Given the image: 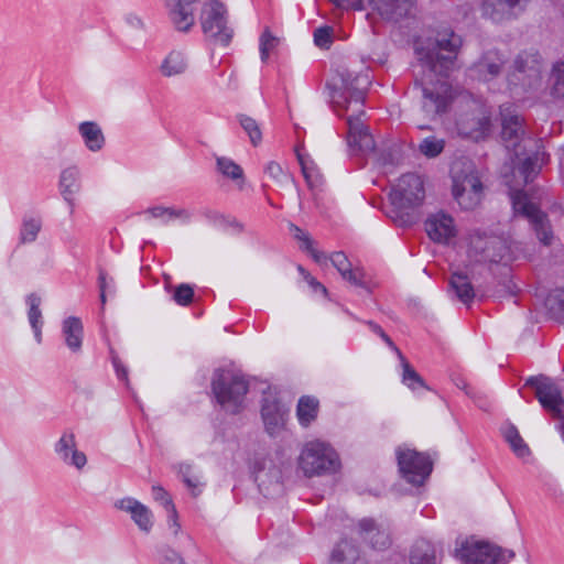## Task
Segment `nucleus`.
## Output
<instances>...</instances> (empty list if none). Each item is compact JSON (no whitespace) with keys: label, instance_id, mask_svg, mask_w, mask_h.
<instances>
[{"label":"nucleus","instance_id":"nucleus-1","mask_svg":"<svg viewBox=\"0 0 564 564\" xmlns=\"http://www.w3.org/2000/svg\"><path fill=\"white\" fill-rule=\"evenodd\" d=\"M462 39L454 31H438L434 39L417 42L415 55L417 70L413 90L421 95V108L424 116L435 119L445 113L453 100V87L447 80L457 68V54Z\"/></svg>","mask_w":564,"mask_h":564},{"label":"nucleus","instance_id":"nucleus-2","mask_svg":"<svg viewBox=\"0 0 564 564\" xmlns=\"http://www.w3.org/2000/svg\"><path fill=\"white\" fill-rule=\"evenodd\" d=\"M370 83L368 73L343 70L327 84L335 112L340 117L346 115L349 148L364 154L373 153L376 149L372 134L360 120L365 113L362 107Z\"/></svg>","mask_w":564,"mask_h":564},{"label":"nucleus","instance_id":"nucleus-3","mask_svg":"<svg viewBox=\"0 0 564 564\" xmlns=\"http://www.w3.org/2000/svg\"><path fill=\"white\" fill-rule=\"evenodd\" d=\"M389 198L394 207L397 219L402 226L414 221L415 212L425 199L424 181L415 173L403 174L392 186Z\"/></svg>","mask_w":564,"mask_h":564},{"label":"nucleus","instance_id":"nucleus-4","mask_svg":"<svg viewBox=\"0 0 564 564\" xmlns=\"http://www.w3.org/2000/svg\"><path fill=\"white\" fill-rule=\"evenodd\" d=\"M510 199L516 216L525 218L538 239L544 245H551L553 234L545 213L540 208L541 193L539 191L511 189Z\"/></svg>","mask_w":564,"mask_h":564},{"label":"nucleus","instance_id":"nucleus-5","mask_svg":"<svg viewBox=\"0 0 564 564\" xmlns=\"http://www.w3.org/2000/svg\"><path fill=\"white\" fill-rule=\"evenodd\" d=\"M212 390L219 405L236 414L245 406L248 382L242 375L230 369H217L213 375Z\"/></svg>","mask_w":564,"mask_h":564},{"label":"nucleus","instance_id":"nucleus-6","mask_svg":"<svg viewBox=\"0 0 564 564\" xmlns=\"http://www.w3.org/2000/svg\"><path fill=\"white\" fill-rule=\"evenodd\" d=\"M299 467L307 477L334 474L340 468L337 452L326 442H307L299 456Z\"/></svg>","mask_w":564,"mask_h":564},{"label":"nucleus","instance_id":"nucleus-7","mask_svg":"<svg viewBox=\"0 0 564 564\" xmlns=\"http://www.w3.org/2000/svg\"><path fill=\"white\" fill-rule=\"evenodd\" d=\"M453 196L463 209H473L481 200L482 183L469 161L456 162L452 167Z\"/></svg>","mask_w":564,"mask_h":564},{"label":"nucleus","instance_id":"nucleus-8","mask_svg":"<svg viewBox=\"0 0 564 564\" xmlns=\"http://www.w3.org/2000/svg\"><path fill=\"white\" fill-rule=\"evenodd\" d=\"M541 72L539 55L521 52L507 74V88L514 95L536 90L542 85Z\"/></svg>","mask_w":564,"mask_h":564},{"label":"nucleus","instance_id":"nucleus-9","mask_svg":"<svg viewBox=\"0 0 564 564\" xmlns=\"http://www.w3.org/2000/svg\"><path fill=\"white\" fill-rule=\"evenodd\" d=\"M199 22L206 39L215 45L227 46L234 30L228 23V12L219 0H206L200 8Z\"/></svg>","mask_w":564,"mask_h":564},{"label":"nucleus","instance_id":"nucleus-10","mask_svg":"<svg viewBox=\"0 0 564 564\" xmlns=\"http://www.w3.org/2000/svg\"><path fill=\"white\" fill-rule=\"evenodd\" d=\"M469 252L479 257L477 261L490 263H507L512 259L510 246L505 237L480 230L470 235Z\"/></svg>","mask_w":564,"mask_h":564},{"label":"nucleus","instance_id":"nucleus-11","mask_svg":"<svg viewBox=\"0 0 564 564\" xmlns=\"http://www.w3.org/2000/svg\"><path fill=\"white\" fill-rule=\"evenodd\" d=\"M395 455L401 476L409 484L414 486L423 485L432 473L430 457L406 445L399 446Z\"/></svg>","mask_w":564,"mask_h":564},{"label":"nucleus","instance_id":"nucleus-12","mask_svg":"<svg viewBox=\"0 0 564 564\" xmlns=\"http://www.w3.org/2000/svg\"><path fill=\"white\" fill-rule=\"evenodd\" d=\"M501 115V137L506 143V148L513 152L517 159L525 154L524 150L530 139L524 138L522 127V118L512 105H502L500 107Z\"/></svg>","mask_w":564,"mask_h":564},{"label":"nucleus","instance_id":"nucleus-13","mask_svg":"<svg viewBox=\"0 0 564 564\" xmlns=\"http://www.w3.org/2000/svg\"><path fill=\"white\" fill-rule=\"evenodd\" d=\"M466 564H506L514 553L487 542L467 543L462 550Z\"/></svg>","mask_w":564,"mask_h":564},{"label":"nucleus","instance_id":"nucleus-14","mask_svg":"<svg viewBox=\"0 0 564 564\" xmlns=\"http://www.w3.org/2000/svg\"><path fill=\"white\" fill-rule=\"evenodd\" d=\"M527 386L535 388V395L541 405L555 417H564V398L558 387L549 378L530 377Z\"/></svg>","mask_w":564,"mask_h":564},{"label":"nucleus","instance_id":"nucleus-15","mask_svg":"<svg viewBox=\"0 0 564 564\" xmlns=\"http://www.w3.org/2000/svg\"><path fill=\"white\" fill-rule=\"evenodd\" d=\"M53 451L57 459L65 466L83 470L87 465V456L78 449L75 433L69 429L62 432L53 445Z\"/></svg>","mask_w":564,"mask_h":564},{"label":"nucleus","instance_id":"nucleus-16","mask_svg":"<svg viewBox=\"0 0 564 564\" xmlns=\"http://www.w3.org/2000/svg\"><path fill=\"white\" fill-rule=\"evenodd\" d=\"M506 61L499 51L488 50L469 67V77L489 84L501 75Z\"/></svg>","mask_w":564,"mask_h":564},{"label":"nucleus","instance_id":"nucleus-17","mask_svg":"<svg viewBox=\"0 0 564 564\" xmlns=\"http://www.w3.org/2000/svg\"><path fill=\"white\" fill-rule=\"evenodd\" d=\"M289 409L283 404L275 393L268 391L263 395L261 416L265 431L271 435H279L286 422Z\"/></svg>","mask_w":564,"mask_h":564},{"label":"nucleus","instance_id":"nucleus-18","mask_svg":"<svg viewBox=\"0 0 564 564\" xmlns=\"http://www.w3.org/2000/svg\"><path fill=\"white\" fill-rule=\"evenodd\" d=\"M456 127L460 135L479 140L490 130V115L478 106L471 113L460 115L456 121Z\"/></svg>","mask_w":564,"mask_h":564},{"label":"nucleus","instance_id":"nucleus-19","mask_svg":"<svg viewBox=\"0 0 564 564\" xmlns=\"http://www.w3.org/2000/svg\"><path fill=\"white\" fill-rule=\"evenodd\" d=\"M199 0H164L169 19L178 32L187 33L195 25V4Z\"/></svg>","mask_w":564,"mask_h":564},{"label":"nucleus","instance_id":"nucleus-20","mask_svg":"<svg viewBox=\"0 0 564 564\" xmlns=\"http://www.w3.org/2000/svg\"><path fill=\"white\" fill-rule=\"evenodd\" d=\"M529 0H484L482 14L494 22L516 19Z\"/></svg>","mask_w":564,"mask_h":564},{"label":"nucleus","instance_id":"nucleus-21","mask_svg":"<svg viewBox=\"0 0 564 564\" xmlns=\"http://www.w3.org/2000/svg\"><path fill=\"white\" fill-rule=\"evenodd\" d=\"M145 221L151 223L158 220L162 226H169L174 221L186 226L192 223L193 213L187 208H178L174 206L155 205L142 212Z\"/></svg>","mask_w":564,"mask_h":564},{"label":"nucleus","instance_id":"nucleus-22","mask_svg":"<svg viewBox=\"0 0 564 564\" xmlns=\"http://www.w3.org/2000/svg\"><path fill=\"white\" fill-rule=\"evenodd\" d=\"M425 231L431 240L438 243H447L456 236L454 219L444 212H437L427 217Z\"/></svg>","mask_w":564,"mask_h":564},{"label":"nucleus","instance_id":"nucleus-23","mask_svg":"<svg viewBox=\"0 0 564 564\" xmlns=\"http://www.w3.org/2000/svg\"><path fill=\"white\" fill-rule=\"evenodd\" d=\"M115 508L130 514L132 521L142 532L149 533L153 527L152 511L139 500L124 497L115 501Z\"/></svg>","mask_w":564,"mask_h":564},{"label":"nucleus","instance_id":"nucleus-24","mask_svg":"<svg viewBox=\"0 0 564 564\" xmlns=\"http://www.w3.org/2000/svg\"><path fill=\"white\" fill-rule=\"evenodd\" d=\"M371 13L382 20L398 22L410 14L414 0H368Z\"/></svg>","mask_w":564,"mask_h":564},{"label":"nucleus","instance_id":"nucleus-25","mask_svg":"<svg viewBox=\"0 0 564 564\" xmlns=\"http://www.w3.org/2000/svg\"><path fill=\"white\" fill-rule=\"evenodd\" d=\"M360 536L375 550H386L391 545L388 530L377 524L373 519L365 518L358 522Z\"/></svg>","mask_w":564,"mask_h":564},{"label":"nucleus","instance_id":"nucleus-26","mask_svg":"<svg viewBox=\"0 0 564 564\" xmlns=\"http://www.w3.org/2000/svg\"><path fill=\"white\" fill-rule=\"evenodd\" d=\"M61 334L67 349L79 355L83 350L84 325L79 317L68 316L62 321Z\"/></svg>","mask_w":564,"mask_h":564},{"label":"nucleus","instance_id":"nucleus-27","mask_svg":"<svg viewBox=\"0 0 564 564\" xmlns=\"http://www.w3.org/2000/svg\"><path fill=\"white\" fill-rule=\"evenodd\" d=\"M58 189L64 200L69 205L70 213H73L75 196L82 189L80 171L77 166H68L62 170L58 180Z\"/></svg>","mask_w":564,"mask_h":564},{"label":"nucleus","instance_id":"nucleus-28","mask_svg":"<svg viewBox=\"0 0 564 564\" xmlns=\"http://www.w3.org/2000/svg\"><path fill=\"white\" fill-rule=\"evenodd\" d=\"M329 260L344 280L369 292L368 284L365 281L364 271L360 268H352L350 261L344 252L337 251L332 253Z\"/></svg>","mask_w":564,"mask_h":564},{"label":"nucleus","instance_id":"nucleus-29","mask_svg":"<svg viewBox=\"0 0 564 564\" xmlns=\"http://www.w3.org/2000/svg\"><path fill=\"white\" fill-rule=\"evenodd\" d=\"M254 480L260 490L268 489L271 485H279L281 480V470L272 459L262 457L256 459L253 464Z\"/></svg>","mask_w":564,"mask_h":564},{"label":"nucleus","instance_id":"nucleus-30","mask_svg":"<svg viewBox=\"0 0 564 564\" xmlns=\"http://www.w3.org/2000/svg\"><path fill=\"white\" fill-rule=\"evenodd\" d=\"M188 68V59L184 52L171 51L161 62L159 70L163 77H176L185 74Z\"/></svg>","mask_w":564,"mask_h":564},{"label":"nucleus","instance_id":"nucleus-31","mask_svg":"<svg viewBox=\"0 0 564 564\" xmlns=\"http://www.w3.org/2000/svg\"><path fill=\"white\" fill-rule=\"evenodd\" d=\"M78 133L85 147L91 152H99L105 147V135L95 121H83L78 124Z\"/></svg>","mask_w":564,"mask_h":564},{"label":"nucleus","instance_id":"nucleus-32","mask_svg":"<svg viewBox=\"0 0 564 564\" xmlns=\"http://www.w3.org/2000/svg\"><path fill=\"white\" fill-rule=\"evenodd\" d=\"M28 310V321L32 328L35 341L40 345L43 340L42 328L44 325L42 311L40 308L42 299L35 293H31L25 299Z\"/></svg>","mask_w":564,"mask_h":564},{"label":"nucleus","instance_id":"nucleus-33","mask_svg":"<svg viewBox=\"0 0 564 564\" xmlns=\"http://www.w3.org/2000/svg\"><path fill=\"white\" fill-rule=\"evenodd\" d=\"M182 481L191 490L193 496H198L205 485L200 470L193 464L183 462L174 466Z\"/></svg>","mask_w":564,"mask_h":564},{"label":"nucleus","instance_id":"nucleus-34","mask_svg":"<svg viewBox=\"0 0 564 564\" xmlns=\"http://www.w3.org/2000/svg\"><path fill=\"white\" fill-rule=\"evenodd\" d=\"M449 288L462 303L468 305L473 302L475 291L466 272L454 271L449 279Z\"/></svg>","mask_w":564,"mask_h":564},{"label":"nucleus","instance_id":"nucleus-35","mask_svg":"<svg viewBox=\"0 0 564 564\" xmlns=\"http://www.w3.org/2000/svg\"><path fill=\"white\" fill-rule=\"evenodd\" d=\"M329 564H364L359 549L349 540H341L332 552Z\"/></svg>","mask_w":564,"mask_h":564},{"label":"nucleus","instance_id":"nucleus-36","mask_svg":"<svg viewBox=\"0 0 564 564\" xmlns=\"http://www.w3.org/2000/svg\"><path fill=\"white\" fill-rule=\"evenodd\" d=\"M202 214L209 225L228 234H239L243 229V226L235 217L229 215L221 214L214 209H204Z\"/></svg>","mask_w":564,"mask_h":564},{"label":"nucleus","instance_id":"nucleus-37","mask_svg":"<svg viewBox=\"0 0 564 564\" xmlns=\"http://www.w3.org/2000/svg\"><path fill=\"white\" fill-rule=\"evenodd\" d=\"M319 402L315 397L303 395L299 399L296 405V417L303 427H307L317 417Z\"/></svg>","mask_w":564,"mask_h":564},{"label":"nucleus","instance_id":"nucleus-38","mask_svg":"<svg viewBox=\"0 0 564 564\" xmlns=\"http://www.w3.org/2000/svg\"><path fill=\"white\" fill-rule=\"evenodd\" d=\"M296 158L301 165L303 176L311 188L318 187L322 183V176L317 170L315 162L308 154L301 149L296 150Z\"/></svg>","mask_w":564,"mask_h":564},{"label":"nucleus","instance_id":"nucleus-39","mask_svg":"<svg viewBox=\"0 0 564 564\" xmlns=\"http://www.w3.org/2000/svg\"><path fill=\"white\" fill-rule=\"evenodd\" d=\"M501 431L506 442L518 457L523 458L530 454L529 446L524 443L518 429L513 424H505Z\"/></svg>","mask_w":564,"mask_h":564},{"label":"nucleus","instance_id":"nucleus-40","mask_svg":"<svg viewBox=\"0 0 564 564\" xmlns=\"http://www.w3.org/2000/svg\"><path fill=\"white\" fill-rule=\"evenodd\" d=\"M545 154L535 151L531 155H527L518 167L519 174L522 176L525 184H529L538 175L541 170L542 162Z\"/></svg>","mask_w":564,"mask_h":564},{"label":"nucleus","instance_id":"nucleus-41","mask_svg":"<svg viewBox=\"0 0 564 564\" xmlns=\"http://www.w3.org/2000/svg\"><path fill=\"white\" fill-rule=\"evenodd\" d=\"M42 228V219L39 216L25 215L22 219L20 228V242L31 243L37 238V235Z\"/></svg>","mask_w":564,"mask_h":564},{"label":"nucleus","instance_id":"nucleus-42","mask_svg":"<svg viewBox=\"0 0 564 564\" xmlns=\"http://www.w3.org/2000/svg\"><path fill=\"white\" fill-rule=\"evenodd\" d=\"M411 564H435L434 550L426 541L416 542L410 554Z\"/></svg>","mask_w":564,"mask_h":564},{"label":"nucleus","instance_id":"nucleus-43","mask_svg":"<svg viewBox=\"0 0 564 564\" xmlns=\"http://www.w3.org/2000/svg\"><path fill=\"white\" fill-rule=\"evenodd\" d=\"M399 359L402 367V382L412 391L426 389L424 380L415 371V369L408 362L404 356H402V358Z\"/></svg>","mask_w":564,"mask_h":564},{"label":"nucleus","instance_id":"nucleus-44","mask_svg":"<svg viewBox=\"0 0 564 564\" xmlns=\"http://www.w3.org/2000/svg\"><path fill=\"white\" fill-rule=\"evenodd\" d=\"M444 148H445V140L434 137V135L424 138L419 143V147H417L419 152L429 159L438 156L443 152Z\"/></svg>","mask_w":564,"mask_h":564},{"label":"nucleus","instance_id":"nucleus-45","mask_svg":"<svg viewBox=\"0 0 564 564\" xmlns=\"http://www.w3.org/2000/svg\"><path fill=\"white\" fill-rule=\"evenodd\" d=\"M217 170L225 177L230 178L232 181H243V170L240 165L234 162L229 158L220 156L217 158Z\"/></svg>","mask_w":564,"mask_h":564},{"label":"nucleus","instance_id":"nucleus-46","mask_svg":"<svg viewBox=\"0 0 564 564\" xmlns=\"http://www.w3.org/2000/svg\"><path fill=\"white\" fill-rule=\"evenodd\" d=\"M237 118L241 128L248 134L250 142L254 147L260 144L262 140V132L258 122L253 118L246 115H238Z\"/></svg>","mask_w":564,"mask_h":564},{"label":"nucleus","instance_id":"nucleus-47","mask_svg":"<svg viewBox=\"0 0 564 564\" xmlns=\"http://www.w3.org/2000/svg\"><path fill=\"white\" fill-rule=\"evenodd\" d=\"M292 228L294 230V237L297 240L302 241L301 248L307 251L317 263H324L327 260L326 254L314 248L313 241L307 236V234H305L302 229H300L296 226H292Z\"/></svg>","mask_w":564,"mask_h":564},{"label":"nucleus","instance_id":"nucleus-48","mask_svg":"<svg viewBox=\"0 0 564 564\" xmlns=\"http://www.w3.org/2000/svg\"><path fill=\"white\" fill-rule=\"evenodd\" d=\"M545 304L555 318L564 322V289L551 292Z\"/></svg>","mask_w":564,"mask_h":564},{"label":"nucleus","instance_id":"nucleus-49","mask_svg":"<svg viewBox=\"0 0 564 564\" xmlns=\"http://www.w3.org/2000/svg\"><path fill=\"white\" fill-rule=\"evenodd\" d=\"M280 39L274 36L269 29H265L259 39L260 58L265 63L270 53L279 45Z\"/></svg>","mask_w":564,"mask_h":564},{"label":"nucleus","instance_id":"nucleus-50","mask_svg":"<svg viewBox=\"0 0 564 564\" xmlns=\"http://www.w3.org/2000/svg\"><path fill=\"white\" fill-rule=\"evenodd\" d=\"M553 79L552 95L564 101V59L554 65Z\"/></svg>","mask_w":564,"mask_h":564},{"label":"nucleus","instance_id":"nucleus-51","mask_svg":"<svg viewBox=\"0 0 564 564\" xmlns=\"http://www.w3.org/2000/svg\"><path fill=\"white\" fill-rule=\"evenodd\" d=\"M400 153L395 147H389L380 151L377 158V164L386 170H388L399 163Z\"/></svg>","mask_w":564,"mask_h":564},{"label":"nucleus","instance_id":"nucleus-52","mask_svg":"<svg viewBox=\"0 0 564 564\" xmlns=\"http://www.w3.org/2000/svg\"><path fill=\"white\" fill-rule=\"evenodd\" d=\"M264 172L279 185H284L291 181V176L282 169L278 162H268L264 167Z\"/></svg>","mask_w":564,"mask_h":564},{"label":"nucleus","instance_id":"nucleus-53","mask_svg":"<svg viewBox=\"0 0 564 564\" xmlns=\"http://www.w3.org/2000/svg\"><path fill=\"white\" fill-rule=\"evenodd\" d=\"M194 296V290L189 284L182 283L177 285L173 293V300L182 306L188 305Z\"/></svg>","mask_w":564,"mask_h":564},{"label":"nucleus","instance_id":"nucleus-54","mask_svg":"<svg viewBox=\"0 0 564 564\" xmlns=\"http://www.w3.org/2000/svg\"><path fill=\"white\" fill-rule=\"evenodd\" d=\"M152 497L156 502L161 503L165 508L166 512H174L175 506L172 501V498L163 487L159 485L152 486Z\"/></svg>","mask_w":564,"mask_h":564},{"label":"nucleus","instance_id":"nucleus-55","mask_svg":"<svg viewBox=\"0 0 564 564\" xmlns=\"http://www.w3.org/2000/svg\"><path fill=\"white\" fill-rule=\"evenodd\" d=\"M314 43L321 48L329 47L332 43V31L327 26L318 28L314 31Z\"/></svg>","mask_w":564,"mask_h":564},{"label":"nucleus","instance_id":"nucleus-56","mask_svg":"<svg viewBox=\"0 0 564 564\" xmlns=\"http://www.w3.org/2000/svg\"><path fill=\"white\" fill-rule=\"evenodd\" d=\"M123 20L126 24L133 30H142L144 28L142 18L134 12L126 13Z\"/></svg>","mask_w":564,"mask_h":564},{"label":"nucleus","instance_id":"nucleus-57","mask_svg":"<svg viewBox=\"0 0 564 564\" xmlns=\"http://www.w3.org/2000/svg\"><path fill=\"white\" fill-rule=\"evenodd\" d=\"M163 563L164 564H186L182 556L172 549L163 550Z\"/></svg>","mask_w":564,"mask_h":564},{"label":"nucleus","instance_id":"nucleus-58","mask_svg":"<svg viewBox=\"0 0 564 564\" xmlns=\"http://www.w3.org/2000/svg\"><path fill=\"white\" fill-rule=\"evenodd\" d=\"M111 359L118 379L123 380L128 386V369L122 365L118 356H112Z\"/></svg>","mask_w":564,"mask_h":564},{"label":"nucleus","instance_id":"nucleus-59","mask_svg":"<svg viewBox=\"0 0 564 564\" xmlns=\"http://www.w3.org/2000/svg\"><path fill=\"white\" fill-rule=\"evenodd\" d=\"M304 280L315 292H321L323 295L327 294L326 288L322 283H319L315 278H313L310 273H305Z\"/></svg>","mask_w":564,"mask_h":564},{"label":"nucleus","instance_id":"nucleus-60","mask_svg":"<svg viewBox=\"0 0 564 564\" xmlns=\"http://www.w3.org/2000/svg\"><path fill=\"white\" fill-rule=\"evenodd\" d=\"M101 276L105 279V292L112 295L116 291L115 280L110 276H108L107 272L105 270H99L98 279H101Z\"/></svg>","mask_w":564,"mask_h":564},{"label":"nucleus","instance_id":"nucleus-61","mask_svg":"<svg viewBox=\"0 0 564 564\" xmlns=\"http://www.w3.org/2000/svg\"><path fill=\"white\" fill-rule=\"evenodd\" d=\"M339 8L362 9V0H330Z\"/></svg>","mask_w":564,"mask_h":564},{"label":"nucleus","instance_id":"nucleus-62","mask_svg":"<svg viewBox=\"0 0 564 564\" xmlns=\"http://www.w3.org/2000/svg\"><path fill=\"white\" fill-rule=\"evenodd\" d=\"M167 523H169L170 529L173 530V533L175 535L178 534V532L181 530V525H180L178 520H177L176 508H174V512L173 511H167Z\"/></svg>","mask_w":564,"mask_h":564},{"label":"nucleus","instance_id":"nucleus-63","mask_svg":"<svg viewBox=\"0 0 564 564\" xmlns=\"http://www.w3.org/2000/svg\"><path fill=\"white\" fill-rule=\"evenodd\" d=\"M381 339L388 345V347L397 354L399 358H402V352L400 349L393 344L391 338L384 333V330L379 335Z\"/></svg>","mask_w":564,"mask_h":564},{"label":"nucleus","instance_id":"nucleus-64","mask_svg":"<svg viewBox=\"0 0 564 564\" xmlns=\"http://www.w3.org/2000/svg\"><path fill=\"white\" fill-rule=\"evenodd\" d=\"M105 279L101 276V279H98V286H99V292H100V302H101V305L102 307L105 306L106 304V301H107V292H105Z\"/></svg>","mask_w":564,"mask_h":564}]
</instances>
